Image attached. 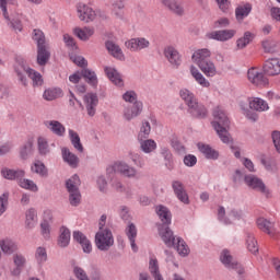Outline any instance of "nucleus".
Segmentation results:
<instances>
[{"instance_id": "nucleus-1", "label": "nucleus", "mask_w": 280, "mask_h": 280, "mask_svg": "<svg viewBox=\"0 0 280 280\" xmlns=\"http://www.w3.org/2000/svg\"><path fill=\"white\" fill-rule=\"evenodd\" d=\"M212 127L222 143H232L233 138H231V135L229 133V126L231 125V121L229 120V116H226V112H224L222 107H215L212 112Z\"/></svg>"}, {"instance_id": "nucleus-2", "label": "nucleus", "mask_w": 280, "mask_h": 280, "mask_svg": "<svg viewBox=\"0 0 280 280\" xmlns=\"http://www.w3.org/2000/svg\"><path fill=\"white\" fill-rule=\"evenodd\" d=\"M179 96L185 102L186 106H188V110L192 117H197V119H205V117H207V107L198 103V98H196V95L191 91L182 89Z\"/></svg>"}, {"instance_id": "nucleus-3", "label": "nucleus", "mask_w": 280, "mask_h": 280, "mask_svg": "<svg viewBox=\"0 0 280 280\" xmlns=\"http://www.w3.org/2000/svg\"><path fill=\"white\" fill-rule=\"evenodd\" d=\"M14 69L23 86H27L26 75L32 79L33 86H43V75L40 74V72H36L34 69L27 67L25 61H18Z\"/></svg>"}, {"instance_id": "nucleus-4", "label": "nucleus", "mask_w": 280, "mask_h": 280, "mask_svg": "<svg viewBox=\"0 0 280 280\" xmlns=\"http://www.w3.org/2000/svg\"><path fill=\"white\" fill-rule=\"evenodd\" d=\"M113 244H115V238L109 229L97 231L95 234V246L98 250H109Z\"/></svg>"}, {"instance_id": "nucleus-5", "label": "nucleus", "mask_w": 280, "mask_h": 280, "mask_svg": "<svg viewBox=\"0 0 280 280\" xmlns=\"http://www.w3.org/2000/svg\"><path fill=\"white\" fill-rule=\"evenodd\" d=\"M247 80L248 82H250V84H253L254 86H258L259 89H264L270 83L268 81V78L264 75V72H261L259 68H250L247 71Z\"/></svg>"}, {"instance_id": "nucleus-6", "label": "nucleus", "mask_w": 280, "mask_h": 280, "mask_svg": "<svg viewBox=\"0 0 280 280\" xmlns=\"http://www.w3.org/2000/svg\"><path fill=\"white\" fill-rule=\"evenodd\" d=\"M220 261L228 268L229 270H235L237 275H244V267L237 260L233 258L231 252L228 249H223L220 255Z\"/></svg>"}, {"instance_id": "nucleus-7", "label": "nucleus", "mask_w": 280, "mask_h": 280, "mask_svg": "<svg viewBox=\"0 0 280 280\" xmlns=\"http://www.w3.org/2000/svg\"><path fill=\"white\" fill-rule=\"evenodd\" d=\"M106 172L109 176L119 174L122 176H135L137 174L135 168L130 167L124 162H115L114 164L107 166Z\"/></svg>"}, {"instance_id": "nucleus-8", "label": "nucleus", "mask_w": 280, "mask_h": 280, "mask_svg": "<svg viewBox=\"0 0 280 280\" xmlns=\"http://www.w3.org/2000/svg\"><path fill=\"white\" fill-rule=\"evenodd\" d=\"M77 14L79 20L83 23H93V21L97 19L95 10L84 3H79L77 5Z\"/></svg>"}, {"instance_id": "nucleus-9", "label": "nucleus", "mask_w": 280, "mask_h": 280, "mask_svg": "<svg viewBox=\"0 0 280 280\" xmlns=\"http://www.w3.org/2000/svg\"><path fill=\"white\" fill-rule=\"evenodd\" d=\"M237 34L236 30H221V31H212L207 33V38L209 40H219V43H226V40H231Z\"/></svg>"}, {"instance_id": "nucleus-10", "label": "nucleus", "mask_w": 280, "mask_h": 280, "mask_svg": "<svg viewBox=\"0 0 280 280\" xmlns=\"http://www.w3.org/2000/svg\"><path fill=\"white\" fill-rule=\"evenodd\" d=\"M243 178L250 189H256V191H260V194H265V196H270V190L266 187V184L259 179V177L245 176Z\"/></svg>"}, {"instance_id": "nucleus-11", "label": "nucleus", "mask_w": 280, "mask_h": 280, "mask_svg": "<svg viewBox=\"0 0 280 280\" xmlns=\"http://www.w3.org/2000/svg\"><path fill=\"white\" fill-rule=\"evenodd\" d=\"M83 104L85 106L86 113L89 117H95L97 104H100V100L97 98V94L88 93L83 96Z\"/></svg>"}, {"instance_id": "nucleus-12", "label": "nucleus", "mask_w": 280, "mask_h": 280, "mask_svg": "<svg viewBox=\"0 0 280 280\" xmlns=\"http://www.w3.org/2000/svg\"><path fill=\"white\" fill-rule=\"evenodd\" d=\"M125 47L129 49V51H142V49L150 47V40L144 37L131 38L125 43Z\"/></svg>"}, {"instance_id": "nucleus-13", "label": "nucleus", "mask_w": 280, "mask_h": 280, "mask_svg": "<svg viewBox=\"0 0 280 280\" xmlns=\"http://www.w3.org/2000/svg\"><path fill=\"white\" fill-rule=\"evenodd\" d=\"M164 57L172 67H180V62H183L180 52L174 46H166L164 48Z\"/></svg>"}, {"instance_id": "nucleus-14", "label": "nucleus", "mask_w": 280, "mask_h": 280, "mask_svg": "<svg viewBox=\"0 0 280 280\" xmlns=\"http://www.w3.org/2000/svg\"><path fill=\"white\" fill-rule=\"evenodd\" d=\"M257 226L260 231L267 233V235H270V237H279V230L275 228V223L268 221L267 219L259 218L257 220Z\"/></svg>"}, {"instance_id": "nucleus-15", "label": "nucleus", "mask_w": 280, "mask_h": 280, "mask_svg": "<svg viewBox=\"0 0 280 280\" xmlns=\"http://www.w3.org/2000/svg\"><path fill=\"white\" fill-rule=\"evenodd\" d=\"M61 159L63 163H67V165L73 170L80 165V158H78L75 153L71 152L67 147L61 148Z\"/></svg>"}, {"instance_id": "nucleus-16", "label": "nucleus", "mask_w": 280, "mask_h": 280, "mask_svg": "<svg viewBox=\"0 0 280 280\" xmlns=\"http://www.w3.org/2000/svg\"><path fill=\"white\" fill-rule=\"evenodd\" d=\"M159 235L168 248H172L173 246L176 245V238L174 237V232L170 230L168 225H161L159 228Z\"/></svg>"}, {"instance_id": "nucleus-17", "label": "nucleus", "mask_w": 280, "mask_h": 280, "mask_svg": "<svg viewBox=\"0 0 280 280\" xmlns=\"http://www.w3.org/2000/svg\"><path fill=\"white\" fill-rule=\"evenodd\" d=\"M248 106L250 110H255L256 113H266L267 110H270L268 102L261 97H249Z\"/></svg>"}, {"instance_id": "nucleus-18", "label": "nucleus", "mask_w": 280, "mask_h": 280, "mask_svg": "<svg viewBox=\"0 0 280 280\" xmlns=\"http://www.w3.org/2000/svg\"><path fill=\"white\" fill-rule=\"evenodd\" d=\"M209 58H211V50L209 48H199L195 50L191 56V60L195 65H197V67H199V65L208 62Z\"/></svg>"}, {"instance_id": "nucleus-19", "label": "nucleus", "mask_w": 280, "mask_h": 280, "mask_svg": "<svg viewBox=\"0 0 280 280\" xmlns=\"http://www.w3.org/2000/svg\"><path fill=\"white\" fill-rule=\"evenodd\" d=\"M74 36L79 40H83L86 43V40H91L92 36L95 34V27L93 26H84V27H75L73 30Z\"/></svg>"}, {"instance_id": "nucleus-20", "label": "nucleus", "mask_w": 280, "mask_h": 280, "mask_svg": "<svg viewBox=\"0 0 280 280\" xmlns=\"http://www.w3.org/2000/svg\"><path fill=\"white\" fill-rule=\"evenodd\" d=\"M46 128L56 135V137H63L67 132V128L58 120H47L44 122Z\"/></svg>"}, {"instance_id": "nucleus-21", "label": "nucleus", "mask_w": 280, "mask_h": 280, "mask_svg": "<svg viewBox=\"0 0 280 280\" xmlns=\"http://www.w3.org/2000/svg\"><path fill=\"white\" fill-rule=\"evenodd\" d=\"M137 225L135 223H129L127 228L125 229V234L128 237L130 242L131 249L133 253H137L139 250V247L137 246Z\"/></svg>"}, {"instance_id": "nucleus-22", "label": "nucleus", "mask_w": 280, "mask_h": 280, "mask_svg": "<svg viewBox=\"0 0 280 280\" xmlns=\"http://www.w3.org/2000/svg\"><path fill=\"white\" fill-rule=\"evenodd\" d=\"M141 110H143V103H135L132 106L125 108L124 118L127 121H130L131 119H135V117H139Z\"/></svg>"}, {"instance_id": "nucleus-23", "label": "nucleus", "mask_w": 280, "mask_h": 280, "mask_svg": "<svg viewBox=\"0 0 280 280\" xmlns=\"http://www.w3.org/2000/svg\"><path fill=\"white\" fill-rule=\"evenodd\" d=\"M105 47H106L108 54H110V56H113V58H116V60H120V61L126 60L124 50H121V47H119V45L115 44L112 40H108V42H106Z\"/></svg>"}, {"instance_id": "nucleus-24", "label": "nucleus", "mask_w": 280, "mask_h": 280, "mask_svg": "<svg viewBox=\"0 0 280 280\" xmlns=\"http://www.w3.org/2000/svg\"><path fill=\"white\" fill-rule=\"evenodd\" d=\"M264 71L267 75H280V60L269 59L264 65Z\"/></svg>"}, {"instance_id": "nucleus-25", "label": "nucleus", "mask_w": 280, "mask_h": 280, "mask_svg": "<svg viewBox=\"0 0 280 280\" xmlns=\"http://www.w3.org/2000/svg\"><path fill=\"white\" fill-rule=\"evenodd\" d=\"M104 71L105 75L113 82V84L116 86H124V80L121 79V74L117 72V69L106 66Z\"/></svg>"}, {"instance_id": "nucleus-26", "label": "nucleus", "mask_w": 280, "mask_h": 280, "mask_svg": "<svg viewBox=\"0 0 280 280\" xmlns=\"http://www.w3.org/2000/svg\"><path fill=\"white\" fill-rule=\"evenodd\" d=\"M155 213L159 215L161 222H163L162 225H170L172 224V212L167 207L163 205H159L155 207Z\"/></svg>"}, {"instance_id": "nucleus-27", "label": "nucleus", "mask_w": 280, "mask_h": 280, "mask_svg": "<svg viewBox=\"0 0 280 280\" xmlns=\"http://www.w3.org/2000/svg\"><path fill=\"white\" fill-rule=\"evenodd\" d=\"M73 240H75V242L81 244V246L83 248V253L89 254L93 250V245L91 244V241H89V238H86V236L84 234H82V232L74 231L73 232Z\"/></svg>"}, {"instance_id": "nucleus-28", "label": "nucleus", "mask_w": 280, "mask_h": 280, "mask_svg": "<svg viewBox=\"0 0 280 280\" xmlns=\"http://www.w3.org/2000/svg\"><path fill=\"white\" fill-rule=\"evenodd\" d=\"M189 70L191 77L197 83H199L200 86H202L203 89H209V86H211V82H209V80H207V78H205V75L201 74L200 70H198L196 66H190Z\"/></svg>"}, {"instance_id": "nucleus-29", "label": "nucleus", "mask_w": 280, "mask_h": 280, "mask_svg": "<svg viewBox=\"0 0 280 280\" xmlns=\"http://www.w3.org/2000/svg\"><path fill=\"white\" fill-rule=\"evenodd\" d=\"M198 68L200 69V71L203 72L206 78H215V75L218 74V68L215 67V63H213V61L211 60L200 63Z\"/></svg>"}, {"instance_id": "nucleus-30", "label": "nucleus", "mask_w": 280, "mask_h": 280, "mask_svg": "<svg viewBox=\"0 0 280 280\" xmlns=\"http://www.w3.org/2000/svg\"><path fill=\"white\" fill-rule=\"evenodd\" d=\"M173 189L175 191V196L178 198V200H180V202H184V205H189V196L187 195V191H185V186H183V183L174 182Z\"/></svg>"}, {"instance_id": "nucleus-31", "label": "nucleus", "mask_w": 280, "mask_h": 280, "mask_svg": "<svg viewBox=\"0 0 280 280\" xmlns=\"http://www.w3.org/2000/svg\"><path fill=\"white\" fill-rule=\"evenodd\" d=\"M197 148L201 152V154L206 156V159H211L212 161H215L220 156V153L211 148L209 144L198 143Z\"/></svg>"}, {"instance_id": "nucleus-32", "label": "nucleus", "mask_w": 280, "mask_h": 280, "mask_svg": "<svg viewBox=\"0 0 280 280\" xmlns=\"http://www.w3.org/2000/svg\"><path fill=\"white\" fill-rule=\"evenodd\" d=\"M68 135L74 150L80 153L84 152V145H82V141L80 140V135H78V132L73 129H69Z\"/></svg>"}, {"instance_id": "nucleus-33", "label": "nucleus", "mask_w": 280, "mask_h": 280, "mask_svg": "<svg viewBox=\"0 0 280 280\" xmlns=\"http://www.w3.org/2000/svg\"><path fill=\"white\" fill-rule=\"evenodd\" d=\"M25 218L26 229H34L36 226V222H38V213L36 212V209L31 208L26 210Z\"/></svg>"}, {"instance_id": "nucleus-34", "label": "nucleus", "mask_w": 280, "mask_h": 280, "mask_svg": "<svg viewBox=\"0 0 280 280\" xmlns=\"http://www.w3.org/2000/svg\"><path fill=\"white\" fill-rule=\"evenodd\" d=\"M162 3L165 5V8H168L171 12L178 14L179 16L185 12L183 4L176 2V0H162Z\"/></svg>"}, {"instance_id": "nucleus-35", "label": "nucleus", "mask_w": 280, "mask_h": 280, "mask_svg": "<svg viewBox=\"0 0 280 280\" xmlns=\"http://www.w3.org/2000/svg\"><path fill=\"white\" fill-rule=\"evenodd\" d=\"M69 242H71V231H69V229L65 226L60 228L58 246H60L61 248H67V246H69Z\"/></svg>"}, {"instance_id": "nucleus-36", "label": "nucleus", "mask_w": 280, "mask_h": 280, "mask_svg": "<svg viewBox=\"0 0 280 280\" xmlns=\"http://www.w3.org/2000/svg\"><path fill=\"white\" fill-rule=\"evenodd\" d=\"M49 58H50V54H49V50H47V46L37 47V63L40 67H45Z\"/></svg>"}, {"instance_id": "nucleus-37", "label": "nucleus", "mask_w": 280, "mask_h": 280, "mask_svg": "<svg viewBox=\"0 0 280 280\" xmlns=\"http://www.w3.org/2000/svg\"><path fill=\"white\" fill-rule=\"evenodd\" d=\"M149 270L154 280H163V276L159 270V260L156 257H151L149 261Z\"/></svg>"}, {"instance_id": "nucleus-38", "label": "nucleus", "mask_w": 280, "mask_h": 280, "mask_svg": "<svg viewBox=\"0 0 280 280\" xmlns=\"http://www.w3.org/2000/svg\"><path fill=\"white\" fill-rule=\"evenodd\" d=\"M140 141V150L144 152V154H151V152H154L156 150L158 144L156 141L153 139H147V140H139Z\"/></svg>"}, {"instance_id": "nucleus-39", "label": "nucleus", "mask_w": 280, "mask_h": 280, "mask_svg": "<svg viewBox=\"0 0 280 280\" xmlns=\"http://www.w3.org/2000/svg\"><path fill=\"white\" fill-rule=\"evenodd\" d=\"M12 8H16V0H0V10L7 21H10L8 10H12Z\"/></svg>"}, {"instance_id": "nucleus-40", "label": "nucleus", "mask_w": 280, "mask_h": 280, "mask_svg": "<svg viewBox=\"0 0 280 280\" xmlns=\"http://www.w3.org/2000/svg\"><path fill=\"white\" fill-rule=\"evenodd\" d=\"M250 10H253V7L249 3L238 5L235 10L236 20L244 21L250 14Z\"/></svg>"}, {"instance_id": "nucleus-41", "label": "nucleus", "mask_w": 280, "mask_h": 280, "mask_svg": "<svg viewBox=\"0 0 280 280\" xmlns=\"http://www.w3.org/2000/svg\"><path fill=\"white\" fill-rule=\"evenodd\" d=\"M43 97L47 102H52V100L62 97V90L60 88L48 89L44 92Z\"/></svg>"}, {"instance_id": "nucleus-42", "label": "nucleus", "mask_w": 280, "mask_h": 280, "mask_svg": "<svg viewBox=\"0 0 280 280\" xmlns=\"http://www.w3.org/2000/svg\"><path fill=\"white\" fill-rule=\"evenodd\" d=\"M32 150H34V139L30 138L21 148H20V156L21 159H27L30 154H32Z\"/></svg>"}, {"instance_id": "nucleus-43", "label": "nucleus", "mask_w": 280, "mask_h": 280, "mask_svg": "<svg viewBox=\"0 0 280 280\" xmlns=\"http://www.w3.org/2000/svg\"><path fill=\"white\" fill-rule=\"evenodd\" d=\"M173 246L182 257H187V255H189V247L187 246V243H185V241H183L180 237L175 240V245Z\"/></svg>"}, {"instance_id": "nucleus-44", "label": "nucleus", "mask_w": 280, "mask_h": 280, "mask_svg": "<svg viewBox=\"0 0 280 280\" xmlns=\"http://www.w3.org/2000/svg\"><path fill=\"white\" fill-rule=\"evenodd\" d=\"M1 250L4 252L7 255H12L16 250V243L12 240H3L0 243Z\"/></svg>"}, {"instance_id": "nucleus-45", "label": "nucleus", "mask_w": 280, "mask_h": 280, "mask_svg": "<svg viewBox=\"0 0 280 280\" xmlns=\"http://www.w3.org/2000/svg\"><path fill=\"white\" fill-rule=\"evenodd\" d=\"M33 40L37 43V47H45L46 45V38L45 33L42 30L35 28L33 31Z\"/></svg>"}, {"instance_id": "nucleus-46", "label": "nucleus", "mask_w": 280, "mask_h": 280, "mask_svg": "<svg viewBox=\"0 0 280 280\" xmlns=\"http://www.w3.org/2000/svg\"><path fill=\"white\" fill-rule=\"evenodd\" d=\"M80 177H71L66 182V188L68 190V194L72 191H80Z\"/></svg>"}, {"instance_id": "nucleus-47", "label": "nucleus", "mask_w": 280, "mask_h": 280, "mask_svg": "<svg viewBox=\"0 0 280 280\" xmlns=\"http://www.w3.org/2000/svg\"><path fill=\"white\" fill-rule=\"evenodd\" d=\"M253 40V34L250 32H245L244 36L236 40L237 49H244L246 46L250 45Z\"/></svg>"}, {"instance_id": "nucleus-48", "label": "nucleus", "mask_w": 280, "mask_h": 280, "mask_svg": "<svg viewBox=\"0 0 280 280\" xmlns=\"http://www.w3.org/2000/svg\"><path fill=\"white\" fill-rule=\"evenodd\" d=\"M81 75H83V78L88 80L89 84H91L92 86H97V75L94 71L84 69L82 70Z\"/></svg>"}, {"instance_id": "nucleus-49", "label": "nucleus", "mask_w": 280, "mask_h": 280, "mask_svg": "<svg viewBox=\"0 0 280 280\" xmlns=\"http://www.w3.org/2000/svg\"><path fill=\"white\" fill-rule=\"evenodd\" d=\"M33 174H38L39 176H47V167L40 161H36L31 167Z\"/></svg>"}, {"instance_id": "nucleus-50", "label": "nucleus", "mask_w": 280, "mask_h": 280, "mask_svg": "<svg viewBox=\"0 0 280 280\" xmlns=\"http://www.w3.org/2000/svg\"><path fill=\"white\" fill-rule=\"evenodd\" d=\"M18 183L22 189H28V191H38V186H36V184L30 179L22 177L18 180Z\"/></svg>"}, {"instance_id": "nucleus-51", "label": "nucleus", "mask_w": 280, "mask_h": 280, "mask_svg": "<svg viewBox=\"0 0 280 280\" xmlns=\"http://www.w3.org/2000/svg\"><path fill=\"white\" fill-rule=\"evenodd\" d=\"M246 244H247V249L249 250V253L255 254V253L259 252V246L257 245V240H255V236H253V234L247 235Z\"/></svg>"}, {"instance_id": "nucleus-52", "label": "nucleus", "mask_w": 280, "mask_h": 280, "mask_svg": "<svg viewBox=\"0 0 280 280\" xmlns=\"http://www.w3.org/2000/svg\"><path fill=\"white\" fill-rule=\"evenodd\" d=\"M69 202L71 207H78V205L82 202V195L80 194V190L69 192Z\"/></svg>"}, {"instance_id": "nucleus-53", "label": "nucleus", "mask_w": 280, "mask_h": 280, "mask_svg": "<svg viewBox=\"0 0 280 280\" xmlns=\"http://www.w3.org/2000/svg\"><path fill=\"white\" fill-rule=\"evenodd\" d=\"M151 130H152V127H150V122H143L140 129V132L138 135V140L143 141V139H148V137H150Z\"/></svg>"}, {"instance_id": "nucleus-54", "label": "nucleus", "mask_w": 280, "mask_h": 280, "mask_svg": "<svg viewBox=\"0 0 280 280\" xmlns=\"http://www.w3.org/2000/svg\"><path fill=\"white\" fill-rule=\"evenodd\" d=\"M37 145H38L39 153L49 154V143L47 142V138L39 137L37 139Z\"/></svg>"}, {"instance_id": "nucleus-55", "label": "nucleus", "mask_w": 280, "mask_h": 280, "mask_svg": "<svg viewBox=\"0 0 280 280\" xmlns=\"http://www.w3.org/2000/svg\"><path fill=\"white\" fill-rule=\"evenodd\" d=\"M35 259L37 264H45L47 261V249L45 247H38L35 252Z\"/></svg>"}, {"instance_id": "nucleus-56", "label": "nucleus", "mask_w": 280, "mask_h": 280, "mask_svg": "<svg viewBox=\"0 0 280 280\" xmlns=\"http://www.w3.org/2000/svg\"><path fill=\"white\" fill-rule=\"evenodd\" d=\"M1 175L2 176H25V172L23 170H12L9 167H3L1 170Z\"/></svg>"}, {"instance_id": "nucleus-57", "label": "nucleus", "mask_w": 280, "mask_h": 280, "mask_svg": "<svg viewBox=\"0 0 280 280\" xmlns=\"http://www.w3.org/2000/svg\"><path fill=\"white\" fill-rule=\"evenodd\" d=\"M260 163H261V165H264V167H265L268 172H271V170H273L275 167H277V162H276L275 159H272V158L262 156V158L260 159Z\"/></svg>"}, {"instance_id": "nucleus-58", "label": "nucleus", "mask_w": 280, "mask_h": 280, "mask_svg": "<svg viewBox=\"0 0 280 280\" xmlns=\"http://www.w3.org/2000/svg\"><path fill=\"white\" fill-rule=\"evenodd\" d=\"M112 14L113 16H115L116 19H120L122 20L125 16L124 13V4L122 3H116L113 5V10H112Z\"/></svg>"}, {"instance_id": "nucleus-59", "label": "nucleus", "mask_w": 280, "mask_h": 280, "mask_svg": "<svg viewBox=\"0 0 280 280\" xmlns=\"http://www.w3.org/2000/svg\"><path fill=\"white\" fill-rule=\"evenodd\" d=\"M73 275L78 280H91L82 267L75 266L73 268Z\"/></svg>"}, {"instance_id": "nucleus-60", "label": "nucleus", "mask_w": 280, "mask_h": 280, "mask_svg": "<svg viewBox=\"0 0 280 280\" xmlns=\"http://www.w3.org/2000/svg\"><path fill=\"white\" fill-rule=\"evenodd\" d=\"M10 198V194L4 192L0 196V215H3L5 213V210L8 209V200Z\"/></svg>"}, {"instance_id": "nucleus-61", "label": "nucleus", "mask_w": 280, "mask_h": 280, "mask_svg": "<svg viewBox=\"0 0 280 280\" xmlns=\"http://www.w3.org/2000/svg\"><path fill=\"white\" fill-rule=\"evenodd\" d=\"M122 100L129 102V104H141V102H137V93H135V91H127L122 95Z\"/></svg>"}, {"instance_id": "nucleus-62", "label": "nucleus", "mask_w": 280, "mask_h": 280, "mask_svg": "<svg viewBox=\"0 0 280 280\" xmlns=\"http://www.w3.org/2000/svg\"><path fill=\"white\" fill-rule=\"evenodd\" d=\"M14 264H15V266H18V269L14 271V275H20V272H21L20 268H23V266H25V257H23L21 255H15Z\"/></svg>"}, {"instance_id": "nucleus-63", "label": "nucleus", "mask_w": 280, "mask_h": 280, "mask_svg": "<svg viewBox=\"0 0 280 280\" xmlns=\"http://www.w3.org/2000/svg\"><path fill=\"white\" fill-rule=\"evenodd\" d=\"M262 48L267 54H273L275 49H277V44L272 40L262 42Z\"/></svg>"}, {"instance_id": "nucleus-64", "label": "nucleus", "mask_w": 280, "mask_h": 280, "mask_svg": "<svg viewBox=\"0 0 280 280\" xmlns=\"http://www.w3.org/2000/svg\"><path fill=\"white\" fill-rule=\"evenodd\" d=\"M271 137H272L273 145H275L277 152H279V154H280V131H273L271 133Z\"/></svg>"}]
</instances>
